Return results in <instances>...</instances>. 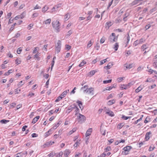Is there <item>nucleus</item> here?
<instances>
[{
	"label": "nucleus",
	"instance_id": "31",
	"mask_svg": "<svg viewBox=\"0 0 157 157\" xmlns=\"http://www.w3.org/2000/svg\"><path fill=\"white\" fill-rule=\"evenodd\" d=\"M9 120H6L3 119L0 121V123H2V124H6L9 122Z\"/></svg>",
	"mask_w": 157,
	"mask_h": 157
},
{
	"label": "nucleus",
	"instance_id": "26",
	"mask_svg": "<svg viewBox=\"0 0 157 157\" xmlns=\"http://www.w3.org/2000/svg\"><path fill=\"white\" fill-rule=\"evenodd\" d=\"M126 64H124V67H126V69H131L133 67V64H131L128 65H127V66H126Z\"/></svg>",
	"mask_w": 157,
	"mask_h": 157
},
{
	"label": "nucleus",
	"instance_id": "52",
	"mask_svg": "<svg viewBox=\"0 0 157 157\" xmlns=\"http://www.w3.org/2000/svg\"><path fill=\"white\" fill-rule=\"evenodd\" d=\"M139 44H140L139 40H136V41H135L134 42V43H133V45L135 46H137Z\"/></svg>",
	"mask_w": 157,
	"mask_h": 157
},
{
	"label": "nucleus",
	"instance_id": "14",
	"mask_svg": "<svg viewBox=\"0 0 157 157\" xmlns=\"http://www.w3.org/2000/svg\"><path fill=\"white\" fill-rule=\"evenodd\" d=\"M76 102L78 103V104L80 108L82 110L83 108V107L82 106V102L79 101V100H77Z\"/></svg>",
	"mask_w": 157,
	"mask_h": 157
},
{
	"label": "nucleus",
	"instance_id": "39",
	"mask_svg": "<svg viewBox=\"0 0 157 157\" xmlns=\"http://www.w3.org/2000/svg\"><path fill=\"white\" fill-rule=\"evenodd\" d=\"M86 61H82V62H81L80 63L79 65L78 66L79 67H81L82 66H84V64H86Z\"/></svg>",
	"mask_w": 157,
	"mask_h": 157
},
{
	"label": "nucleus",
	"instance_id": "55",
	"mask_svg": "<svg viewBox=\"0 0 157 157\" xmlns=\"http://www.w3.org/2000/svg\"><path fill=\"white\" fill-rule=\"evenodd\" d=\"M41 8V7L39 6L37 4L36 6L34 8L33 10H35L37 9H40Z\"/></svg>",
	"mask_w": 157,
	"mask_h": 157
},
{
	"label": "nucleus",
	"instance_id": "56",
	"mask_svg": "<svg viewBox=\"0 0 157 157\" xmlns=\"http://www.w3.org/2000/svg\"><path fill=\"white\" fill-rule=\"evenodd\" d=\"M124 78V77H119L117 79V80L118 82H121L122 81V80L123 79V78Z\"/></svg>",
	"mask_w": 157,
	"mask_h": 157
},
{
	"label": "nucleus",
	"instance_id": "15",
	"mask_svg": "<svg viewBox=\"0 0 157 157\" xmlns=\"http://www.w3.org/2000/svg\"><path fill=\"white\" fill-rule=\"evenodd\" d=\"M69 92V90H67L63 91V93L60 95L63 98L66 96L67 94Z\"/></svg>",
	"mask_w": 157,
	"mask_h": 157
},
{
	"label": "nucleus",
	"instance_id": "41",
	"mask_svg": "<svg viewBox=\"0 0 157 157\" xmlns=\"http://www.w3.org/2000/svg\"><path fill=\"white\" fill-rule=\"evenodd\" d=\"M12 70H9L7 72H6L5 73L4 75H10V73H12Z\"/></svg>",
	"mask_w": 157,
	"mask_h": 157
},
{
	"label": "nucleus",
	"instance_id": "37",
	"mask_svg": "<svg viewBox=\"0 0 157 157\" xmlns=\"http://www.w3.org/2000/svg\"><path fill=\"white\" fill-rule=\"evenodd\" d=\"M75 112L76 113L75 115H76L79 112V109L78 108V107L76 105V107L75 108Z\"/></svg>",
	"mask_w": 157,
	"mask_h": 157
},
{
	"label": "nucleus",
	"instance_id": "23",
	"mask_svg": "<svg viewBox=\"0 0 157 157\" xmlns=\"http://www.w3.org/2000/svg\"><path fill=\"white\" fill-rule=\"evenodd\" d=\"M113 25V23L110 21H109L106 23V28L108 29H109V27Z\"/></svg>",
	"mask_w": 157,
	"mask_h": 157
},
{
	"label": "nucleus",
	"instance_id": "29",
	"mask_svg": "<svg viewBox=\"0 0 157 157\" xmlns=\"http://www.w3.org/2000/svg\"><path fill=\"white\" fill-rule=\"evenodd\" d=\"M119 47V44L118 43H116L114 45V47L113 48L115 49V50L116 51L117 50L118 48Z\"/></svg>",
	"mask_w": 157,
	"mask_h": 157
},
{
	"label": "nucleus",
	"instance_id": "8",
	"mask_svg": "<svg viewBox=\"0 0 157 157\" xmlns=\"http://www.w3.org/2000/svg\"><path fill=\"white\" fill-rule=\"evenodd\" d=\"M130 37L129 36V35L128 34L127 36L126 37V39H125L124 40L125 43V47H127L128 44L129 43V42L130 40Z\"/></svg>",
	"mask_w": 157,
	"mask_h": 157
},
{
	"label": "nucleus",
	"instance_id": "18",
	"mask_svg": "<svg viewBox=\"0 0 157 157\" xmlns=\"http://www.w3.org/2000/svg\"><path fill=\"white\" fill-rule=\"evenodd\" d=\"M60 124V121H59L57 124H55L53 127L51 128H53V131H54V130L56 129L59 126Z\"/></svg>",
	"mask_w": 157,
	"mask_h": 157
},
{
	"label": "nucleus",
	"instance_id": "43",
	"mask_svg": "<svg viewBox=\"0 0 157 157\" xmlns=\"http://www.w3.org/2000/svg\"><path fill=\"white\" fill-rule=\"evenodd\" d=\"M97 72V70H94L91 71L90 72V73L92 75H94L95 74V73Z\"/></svg>",
	"mask_w": 157,
	"mask_h": 157
},
{
	"label": "nucleus",
	"instance_id": "13",
	"mask_svg": "<svg viewBox=\"0 0 157 157\" xmlns=\"http://www.w3.org/2000/svg\"><path fill=\"white\" fill-rule=\"evenodd\" d=\"M132 147L131 146H126V147H124L123 148V150H125L127 151H129L132 148Z\"/></svg>",
	"mask_w": 157,
	"mask_h": 157
},
{
	"label": "nucleus",
	"instance_id": "60",
	"mask_svg": "<svg viewBox=\"0 0 157 157\" xmlns=\"http://www.w3.org/2000/svg\"><path fill=\"white\" fill-rule=\"evenodd\" d=\"M32 136L33 138L37 137L38 136V135L36 133H33L31 135Z\"/></svg>",
	"mask_w": 157,
	"mask_h": 157
},
{
	"label": "nucleus",
	"instance_id": "58",
	"mask_svg": "<svg viewBox=\"0 0 157 157\" xmlns=\"http://www.w3.org/2000/svg\"><path fill=\"white\" fill-rule=\"evenodd\" d=\"M38 15V14L37 13H35L33 14L32 17L34 18L37 17Z\"/></svg>",
	"mask_w": 157,
	"mask_h": 157
},
{
	"label": "nucleus",
	"instance_id": "17",
	"mask_svg": "<svg viewBox=\"0 0 157 157\" xmlns=\"http://www.w3.org/2000/svg\"><path fill=\"white\" fill-rule=\"evenodd\" d=\"M70 153V152L68 149H66L64 151V155L65 157H67Z\"/></svg>",
	"mask_w": 157,
	"mask_h": 157
},
{
	"label": "nucleus",
	"instance_id": "27",
	"mask_svg": "<svg viewBox=\"0 0 157 157\" xmlns=\"http://www.w3.org/2000/svg\"><path fill=\"white\" fill-rule=\"evenodd\" d=\"M70 16L69 13H67L64 16V20L65 21H67L70 17Z\"/></svg>",
	"mask_w": 157,
	"mask_h": 157
},
{
	"label": "nucleus",
	"instance_id": "49",
	"mask_svg": "<svg viewBox=\"0 0 157 157\" xmlns=\"http://www.w3.org/2000/svg\"><path fill=\"white\" fill-rule=\"evenodd\" d=\"M15 62L16 64L18 65L21 63V61L18 58H17L15 60Z\"/></svg>",
	"mask_w": 157,
	"mask_h": 157
},
{
	"label": "nucleus",
	"instance_id": "30",
	"mask_svg": "<svg viewBox=\"0 0 157 157\" xmlns=\"http://www.w3.org/2000/svg\"><path fill=\"white\" fill-rule=\"evenodd\" d=\"M48 6H45L42 8V11L44 13L48 10Z\"/></svg>",
	"mask_w": 157,
	"mask_h": 157
},
{
	"label": "nucleus",
	"instance_id": "19",
	"mask_svg": "<svg viewBox=\"0 0 157 157\" xmlns=\"http://www.w3.org/2000/svg\"><path fill=\"white\" fill-rule=\"evenodd\" d=\"M40 117L39 116H37L34 118L33 120L32 123L33 124L36 123L39 119Z\"/></svg>",
	"mask_w": 157,
	"mask_h": 157
},
{
	"label": "nucleus",
	"instance_id": "34",
	"mask_svg": "<svg viewBox=\"0 0 157 157\" xmlns=\"http://www.w3.org/2000/svg\"><path fill=\"white\" fill-rule=\"evenodd\" d=\"M142 89V88L140 86H139L135 90V92L136 93L139 92L140 90Z\"/></svg>",
	"mask_w": 157,
	"mask_h": 157
},
{
	"label": "nucleus",
	"instance_id": "38",
	"mask_svg": "<svg viewBox=\"0 0 157 157\" xmlns=\"http://www.w3.org/2000/svg\"><path fill=\"white\" fill-rule=\"evenodd\" d=\"M108 58H107L106 59H104L102 60H101L100 61V65H102L103 64H104V63H105L107 61V59H108Z\"/></svg>",
	"mask_w": 157,
	"mask_h": 157
},
{
	"label": "nucleus",
	"instance_id": "4",
	"mask_svg": "<svg viewBox=\"0 0 157 157\" xmlns=\"http://www.w3.org/2000/svg\"><path fill=\"white\" fill-rule=\"evenodd\" d=\"M79 116L78 117V119L79 120L78 122L80 123L84 122L86 120L85 116L80 113H79Z\"/></svg>",
	"mask_w": 157,
	"mask_h": 157
},
{
	"label": "nucleus",
	"instance_id": "10",
	"mask_svg": "<svg viewBox=\"0 0 157 157\" xmlns=\"http://www.w3.org/2000/svg\"><path fill=\"white\" fill-rule=\"evenodd\" d=\"M117 84H114L113 85H112L109 86H108L107 87H106L105 89H104L103 91H104L105 90H111L113 88H115Z\"/></svg>",
	"mask_w": 157,
	"mask_h": 157
},
{
	"label": "nucleus",
	"instance_id": "5",
	"mask_svg": "<svg viewBox=\"0 0 157 157\" xmlns=\"http://www.w3.org/2000/svg\"><path fill=\"white\" fill-rule=\"evenodd\" d=\"M94 89L93 87H90L88 88L87 90H84V93H87L88 94H91V95L94 94Z\"/></svg>",
	"mask_w": 157,
	"mask_h": 157
},
{
	"label": "nucleus",
	"instance_id": "2",
	"mask_svg": "<svg viewBox=\"0 0 157 157\" xmlns=\"http://www.w3.org/2000/svg\"><path fill=\"white\" fill-rule=\"evenodd\" d=\"M117 40V36L116 38L115 34L114 33H112L108 38V41L112 43L116 42Z\"/></svg>",
	"mask_w": 157,
	"mask_h": 157
},
{
	"label": "nucleus",
	"instance_id": "35",
	"mask_svg": "<svg viewBox=\"0 0 157 157\" xmlns=\"http://www.w3.org/2000/svg\"><path fill=\"white\" fill-rule=\"evenodd\" d=\"M147 48V45L145 44H143L141 47V49L144 51Z\"/></svg>",
	"mask_w": 157,
	"mask_h": 157
},
{
	"label": "nucleus",
	"instance_id": "21",
	"mask_svg": "<svg viewBox=\"0 0 157 157\" xmlns=\"http://www.w3.org/2000/svg\"><path fill=\"white\" fill-rule=\"evenodd\" d=\"M151 134V133L150 132H147L145 136V138L146 139V140H148L149 138V135H150Z\"/></svg>",
	"mask_w": 157,
	"mask_h": 157
},
{
	"label": "nucleus",
	"instance_id": "25",
	"mask_svg": "<svg viewBox=\"0 0 157 157\" xmlns=\"http://www.w3.org/2000/svg\"><path fill=\"white\" fill-rule=\"evenodd\" d=\"M51 19H48L45 21H44L43 22V24H49L51 23Z\"/></svg>",
	"mask_w": 157,
	"mask_h": 157
},
{
	"label": "nucleus",
	"instance_id": "47",
	"mask_svg": "<svg viewBox=\"0 0 157 157\" xmlns=\"http://www.w3.org/2000/svg\"><path fill=\"white\" fill-rule=\"evenodd\" d=\"M139 2V0H135L132 2V4L133 5H135L138 4Z\"/></svg>",
	"mask_w": 157,
	"mask_h": 157
},
{
	"label": "nucleus",
	"instance_id": "7",
	"mask_svg": "<svg viewBox=\"0 0 157 157\" xmlns=\"http://www.w3.org/2000/svg\"><path fill=\"white\" fill-rule=\"evenodd\" d=\"M75 107H76V104H75L70 105L68 107L67 109V112H68V113H70L74 109H75Z\"/></svg>",
	"mask_w": 157,
	"mask_h": 157
},
{
	"label": "nucleus",
	"instance_id": "44",
	"mask_svg": "<svg viewBox=\"0 0 157 157\" xmlns=\"http://www.w3.org/2000/svg\"><path fill=\"white\" fill-rule=\"evenodd\" d=\"M112 80L109 79L108 80H104L103 81V82L104 84H106L107 83H110L111 82Z\"/></svg>",
	"mask_w": 157,
	"mask_h": 157
},
{
	"label": "nucleus",
	"instance_id": "40",
	"mask_svg": "<svg viewBox=\"0 0 157 157\" xmlns=\"http://www.w3.org/2000/svg\"><path fill=\"white\" fill-rule=\"evenodd\" d=\"M157 10V8L156 7H155L153 9H151L150 10V13H153L154 12H155V11H156Z\"/></svg>",
	"mask_w": 157,
	"mask_h": 157
},
{
	"label": "nucleus",
	"instance_id": "61",
	"mask_svg": "<svg viewBox=\"0 0 157 157\" xmlns=\"http://www.w3.org/2000/svg\"><path fill=\"white\" fill-rule=\"evenodd\" d=\"M48 47V44L44 45L43 48V49L45 51H47V47Z\"/></svg>",
	"mask_w": 157,
	"mask_h": 157
},
{
	"label": "nucleus",
	"instance_id": "16",
	"mask_svg": "<svg viewBox=\"0 0 157 157\" xmlns=\"http://www.w3.org/2000/svg\"><path fill=\"white\" fill-rule=\"evenodd\" d=\"M91 132L92 129L91 128H90L89 129L87 130L86 133V136L87 137L88 136H89L91 134Z\"/></svg>",
	"mask_w": 157,
	"mask_h": 157
},
{
	"label": "nucleus",
	"instance_id": "62",
	"mask_svg": "<svg viewBox=\"0 0 157 157\" xmlns=\"http://www.w3.org/2000/svg\"><path fill=\"white\" fill-rule=\"evenodd\" d=\"M27 127V126L26 125H24L22 128V130L23 131H25V130L26 128Z\"/></svg>",
	"mask_w": 157,
	"mask_h": 157
},
{
	"label": "nucleus",
	"instance_id": "11",
	"mask_svg": "<svg viewBox=\"0 0 157 157\" xmlns=\"http://www.w3.org/2000/svg\"><path fill=\"white\" fill-rule=\"evenodd\" d=\"M113 62H109L107 66L104 67V68L107 70L109 69L112 67V66H113Z\"/></svg>",
	"mask_w": 157,
	"mask_h": 157
},
{
	"label": "nucleus",
	"instance_id": "24",
	"mask_svg": "<svg viewBox=\"0 0 157 157\" xmlns=\"http://www.w3.org/2000/svg\"><path fill=\"white\" fill-rule=\"evenodd\" d=\"M88 88V85H85L84 86H82L81 88V90L83 91V92L84 93V90H87Z\"/></svg>",
	"mask_w": 157,
	"mask_h": 157
},
{
	"label": "nucleus",
	"instance_id": "42",
	"mask_svg": "<svg viewBox=\"0 0 157 157\" xmlns=\"http://www.w3.org/2000/svg\"><path fill=\"white\" fill-rule=\"evenodd\" d=\"M131 117H126L124 115H122L121 118L123 119L127 120L129 118H130Z\"/></svg>",
	"mask_w": 157,
	"mask_h": 157
},
{
	"label": "nucleus",
	"instance_id": "63",
	"mask_svg": "<svg viewBox=\"0 0 157 157\" xmlns=\"http://www.w3.org/2000/svg\"><path fill=\"white\" fill-rule=\"evenodd\" d=\"M151 27V25L150 24H148L145 26V28L146 30H147L149 29Z\"/></svg>",
	"mask_w": 157,
	"mask_h": 157
},
{
	"label": "nucleus",
	"instance_id": "57",
	"mask_svg": "<svg viewBox=\"0 0 157 157\" xmlns=\"http://www.w3.org/2000/svg\"><path fill=\"white\" fill-rule=\"evenodd\" d=\"M95 47L96 48V49L97 50H99L100 48V45L98 43H96V46H95Z\"/></svg>",
	"mask_w": 157,
	"mask_h": 157
},
{
	"label": "nucleus",
	"instance_id": "36",
	"mask_svg": "<svg viewBox=\"0 0 157 157\" xmlns=\"http://www.w3.org/2000/svg\"><path fill=\"white\" fill-rule=\"evenodd\" d=\"M76 131V129L75 128H74L71 130L68 133L69 135H71L72 134L73 132H75Z\"/></svg>",
	"mask_w": 157,
	"mask_h": 157
},
{
	"label": "nucleus",
	"instance_id": "22",
	"mask_svg": "<svg viewBox=\"0 0 157 157\" xmlns=\"http://www.w3.org/2000/svg\"><path fill=\"white\" fill-rule=\"evenodd\" d=\"M93 43L94 42H92V40H90V41H89L87 44L86 47L88 49L90 47H91L92 45L93 44Z\"/></svg>",
	"mask_w": 157,
	"mask_h": 157
},
{
	"label": "nucleus",
	"instance_id": "33",
	"mask_svg": "<svg viewBox=\"0 0 157 157\" xmlns=\"http://www.w3.org/2000/svg\"><path fill=\"white\" fill-rule=\"evenodd\" d=\"M143 115H141V117H140V119H139L137 120V121H135L134 122V124H137L140 121H141L142 120V118L143 117Z\"/></svg>",
	"mask_w": 157,
	"mask_h": 157
},
{
	"label": "nucleus",
	"instance_id": "50",
	"mask_svg": "<svg viewBox=\"0 0 157 157\" xmlns=\"http://www.w3.org/2000/svg\"><path fill=\"white\" fill-rule=\"evenodd\" d=\"M63 98L62 97V96H60L59 97H58L55 100V102H57L59 101H60Z\"/></svg>",
	"mask_w": 157,
	"mask_h": 157
},
{
	"label": "nucleus",
	"instance_id": "46",
	"mask_svg": "<svg viewBox=\"0 0 157 157\" xmlns=\"http://www.w3.org/2000/svg\"><path fill=\"white\" fill-rule=\"evenodd\" d=\"M22 51V49H21V47H20V48H18L17 51V54H20L21 52Z\"/></svg>",
	"mask_w": 157,
	"mask_h": 157
},
{
	"label": "nucleus",
	"instance_id": "54",
	"mask_svg": "<svg viewBox=\"0 0 157 157\" xmlns=\"http://www.w3.org/2000/svg\"><path fill=\"white\" fill-rule=\"evenodd\" d=\"M153 66L155 68H157V60L154 62Z\"/></svg>",
	"mask_w": 157,
	"mask_h": 157
},
{
	"label": "nucleus",
	"instance_id": "59",
	"mask_svg": "<svg viewBox=\"0 0 157 157\" xmlns=\"http://www.w3.org/2000/svg\"><path fill=\"white\" fill-rule=\"evenodd\" d=\"M65 48L67 50H69L71 48V46L68 44L65 45Z\"/></svg>",
	"mask_w": 157,
	"mask_h": 157
},
{
	"label": "nucleus",
	"instance_id": "9",
	"mask_svg": "<svg viewBox=\"0 0 157 157\" xmlns=\"http://www.w3.org/2000/svg\"><path fill=\"white\" fill-rule=\"evenodd\" d=\"M54 132L53 128H51L49 131L46 132L45 133V137H47L49 136V135L51 134L53 132Z\"/></svg>",
	"mask_w": 157,
	"mask_h": 157
},
{
	"label": "nucleus",
	"instance_id": "53",
	"mask_svg": "<svg viewBox=\"0 0 157 157\" xmlns=\"http://www.w3.org/2000/svg\"><path fill=\"white\" fill-rule=\"evenodd\" d=\"M55 63V61L54 60H52V61L51 63V71L52 70V69L53 68V66L54 65Z\"/></svg>",
	"mask_w": 157,
	"mask_h": 157
},
{
	"label": "nucleus",
	"instance_id": "20",
	"mask_svg": "<svg viewBox=\"0 0 157 157\" xmlns=\"http://www.w3.org/2000/svg\"><path fill=\"white\" fill-rule=\"evenodd\" d=\"M106 113L112 117L114 116V114L113 112L111 111H107L106 112Z\"/></svg>",
	"mask_w": 157,
	"mask_h": 157
},
{
	"label": "nucleus",
	"instance_id": "45",
	"mask_svg": "<svg viewBox=\"0 0 157 157\" xmlns=\"http://www.w3.org/2000/svg\"><path fill=\"white\" fill-rule=\"evenodd\" d=\"M105 40V37L103 36L102 38L100 40V43L101 44H102L104 43Z\"/></svg>",
	"mask_w": 157,
	"mask_h": 157
},
{
	"label": "nucleus",
	"instance_id": "28",
	"mask_svg": "<svg viewBox=\"0 0 157 157\" xmlns=\"http://www.w3.org/2000/svg\"><path fill=\"white\" fill-rule=\"evenodd\" d=\"M115 102V101L114 100H112L109 101L108 102V104L109 105H111L113 104H114Z\"/></svg>",
	"mask_w": 157,
	"mask_h": 157
},
{
	"label": "nucleus",
	"instance_id": "12",
	"mask_svg": "<svg viewBox=\"0 0 157 157\" xmlns=\"http://www.w3.org/2000/svg\"><path fill=\"white\" fill-rule=\"evenodd\" d=\"M52 145L51 141L47 142L45 143L43 146L42 147L43 148H44L48 147Z\"/></svg>",
	"mask_w": 157,
	"mask_h": 157
},
{
	"label": "nucleus",
	"instance_id": "48",
	"mask_svg": "<svg viewBox=\"0 0 157 157\" xmlns=\"http://www.w3.org/2000/svg\"><path fill=\"white\" fill-rule=\"evenodd\" d=\"M39 54L38 53L36 54L34 56V58H36L38 60H40V58L38 56Z\"/></svg>",
	"mask_w": 157,
	"mask_h": 157
},
{
	"label": "nucleus",
	"instance_id": "32",
	"mask_svg": "<svg viewBox=\"0 0 157 157\" xmlns=\"http://www.w3.org/2000/svg\"><path fill=\"white\" fill-rule=\"evenodd\" d=\"M124 123H122L119 124L117 125V128L119 129H121L124 126Z\"/></svg>",
	"mask_w": 157,
	"mask_h": 157
},
{
	"label": "nucleus",
	"instance_id": "6",
	"mask_svg": "<svg viewBox=\"0 0 157 157\" xmlns=\"http://www.w3.org/2000/svg\"><path fill=\"white\" fill-rule=\"evenodd\" d=\"M133 85L132 82L129 83L127 85H125L126 88H123V86H125V85H121V90L126 89L130 87V86Z\"/></svg>",
	"mask_w": 157,
	"mask_h": 157
},
{
	"label": "nucleus",
	"instance_id": "64",
	"mask_svg": "<svg viewBox=\"0 0 157 157\" xmlns=\"http://www.w3.org/2000/svg\"><path fill=\"white\" fill-rule=\"evenodd\" d=\"M48 156H49V157H53L54 156V155L53 153L52 152H51L49 154Z\"/></svg>",
	"mask_w": 157,
	"mask_h": 157
},
{
	"label": "nucleus",
	"instance_id": "3",
	"mask_svg": "<svg viewBox=\"0 0 157 157\" xmlns=\"http://www.w3.org/2000/svg\"><path fill=\"white\" fill-rule=\"evenodd\" d=\"M61 42L60 40H58L57 45L56 46V52L57 53H59L61 50Z\"/></svg>",
	"mask_w": 157,
	"mask_h": 157
},
{
	"label": "nucleus",
	"instance_id": "1",
	"mask_svg": "<svg viewBox=\"0 0 157 157\" xmlns=\"http://www.w3.org/2000/svg\"><path fill=\"white\" fill-rule=\"evenodd\" d=\"M52 23V26L55 29L56 32L57 33L59 32L60 31V23L57 20H56L53 21Z\"/></svg>",
	"mask_w": 157,
	"mask_h": 157
},
{
	"label": "nucleus",
	"instance_id": "51",
	"mask_svg": "<svg viewBox=\"0 0 157 157\" xmlns=\"http://www.w3.org/2000/svg\"><path fill=\"white\" fill-rule=\"evenodd\" d=\"M149 120H150V118L149 117H147L145 121H144V123H146L148 122H149L150 121H149Z\"/></svg>",
	"mask_w": 157,
	"mask_h": 157
}]
</instances>
